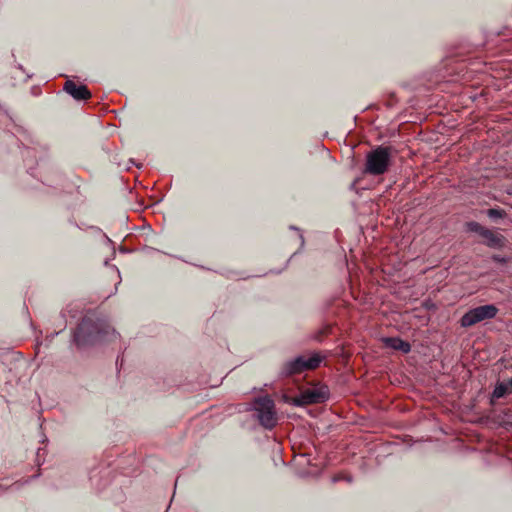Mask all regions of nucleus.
Segmentation results:
<instances>
[{"mask_svg":"<svg viewBox=\"0 0 512 512\" xmlns=\"http://www.w3.org/2000/svg\"><path fill=\"white\" fill-rule=\"evenodd\" d=\"M106 337H116L115 330L91 316H85L74 332V342L78 347L102 342Z\"/></svg>","mask_w":512,"mask_h":512,"instance_id":"nucleus-1","label":"nucleus"},{"mask_svg":"<svg viewBox=\"0 0 512 512\" xmlns=\"http://www.w3.org/2000/svg\"><path fill=\"white\" fill-rule=\"evenodd\" d=\"M391 147L378 146L366 155L364 173L379 176L387 172L391 163Z\"/></svg>","mask_w":512,"mask_h":512,"instance_id":"nucleus-2","label":"nucleus"},{"mask_svg":"<svg viewBox=\"0 0 512 512\" xmlns=\"http://www.w3.org/2000/svg\"><path fill=\"white\" fill-rule=\"evenodd\" d=\"M321 362L322 357L317 353L310 357L298 356L285 362L282 366L280 374L284 377L300 374L306 370H313L317 368Z\"/></svg>","mask_w":512,"mask_h":512,"instance_id":"nucleus-3","label":"nucleus"},{"mask_svg":"<svg viewBox=\"0 0 512 512\" xmlns=\"http://www.w3.org/2000/svg\"><path fill=\"white\" fill-rule=\"evenodd\" d=\"M254 410L260 424L266 429H272L277 423L274 401L270 397H259L254 402Z\"/></svg>","mask_w":512,"mask_h":512,"instance_id":"nucleus-4","label":"nucleus"},{"mask_svg":"<svg viewBox=\"0 0 512 512\" xmlns=\"http://www.w3.org/2000/svg\"><path fill=\"white\" fill-rule=\"evenodd\" d=\"M498 313V308L493 304L478 306L467 311L460 320L462 327H471L481 321L494 318Z\"/></svg>","mask_w":512,"mask_h":512,"instance_id":"nucleus-5","label":"nucleus"},{"mask_svg":"<svg viewBox=\"0 0 512 512\" xmlns=\"http://www.w3.org/2000/svg\"><path fill=\"white\" fill-rule=\"evenodd\" d=\"M467 226L470 231L476 232L482 236L489 247L495 248L502 245V237L483 227L481 224L477 222H469Z\"/></svg>","mask_w":512,"mask_h":512,"instance_id":"nucleus-6","label":"nucleus"},{"mask_svg":"<svg viewBox=\"0 0 512 512\" xmlns=\"http://www.w3.org/2000/svg\"><path fill=\"white\" fill-rule=\"evenodd\" d=\"M327 397V394L322 389L317 388H310L305 391H303L299 398L296 399V403L298 405H307V404H314V403H321L323 402Z\"/></svg>","mask_w":512,"mask_h":512,"instance_id":"nucleus-7","label":"nucleus"},{"mask_svg":"<svg viewBox=\"0 0 512 512\" xmlns=\"http://www.w3.org/2000/svg\"><path fill=\"white\" fill-rule=\"evenodd\" d=\"M64 91L71 95L75 100H87L91 97V92L85 85H77L72 80H67L63 87Z\"/></svg>","mask_w":512,"mask_h":512,"instance_id":"nucleus-8","label":"nucleus"},{"mask_svg":"<svg viewBox=\"0 0 512 512\" xmlns=\"http://www.w3.org/2000/svg\"><path fill=\"white\" fill-rule=\"evenodd\" d=\"M384 342L388 347L402 351L403 353H408L411 350V345L398 337L385 338Z\"/></svg>","mask_w":512,"mask_h":512,"instance_id":"nucleus-9","label":"nucleus"},{"mask_svg":"<svg viewBox=\"0 0 512 512\" xmlns=\"http://www.w3.org/2000/svg\"><path fill=\"white\" fill-rule=\"evenodd\" d=\"M508 389H509V384H506L504 382H499L496 384L494 390H493V393H492V397L493 398H502L506 395V393L508 392Z\"/></svg>","mask_w":512,"mask_h":512,"instance_id":"nucleus-10","label":"nucleus"},{"mask_svg":"<svg viewBox=\"0 0 512 512\" xmlns=\"http://www.w3.org/2000/svg\"><path fill=\"white\" fill-rule=\"evenodd\" d=\"M503 211L498 209H489L488 216L490 218H501L503 216Z\"/></svg>","mask_w":512,"mask_h":512,"instance_id":"nucleus-11","label":"nucleus"},{"mask_svg":"<svg viewBox=\"0 0 512 512\" xmlns=\"http://www.w3.org/2000/svg\"><path fill=\"white\" fill-rule=\"evenodd\" d=\"M494 259L498 262H504V258H501V257H494Z\"/></svg>","mask_w":512,"mask_h":512,"instance_id":"nucleus-12","label":"nucleus"},{"mask_svg":"<svg viewBox=\"0 0 512 512\" xmlns=\"http://www.w3.org/2000/svg\"><path fill=\"white\" fill-rule=\"evenodd\" d=\"M339 479H340V477H334V478H333V482H336V481H338Z\"/></svg>","mask_w":512,"mask_h":512,"instance_id":"nucleus-13","label":"nucleus"},{"mask_svg":"<svg viewBox=\"0 0 512 512\" xmlns=\"http://www.w3.org/2000/svg\"><path fill=\"white\" fill-rule=\"evenodd\" d=\"M300 239H301V244L303 245V243H304V239H303V236H302V235H300Z\"/></svg>","mask_w":512,"mask_h":512,"instance_id":"nucleus-14","label":"nucleus"},{"mask_svg":"<svg viewBox=\"0 0 512 512\" xmlns=\"http://www.w3.org/2000/svg\"><path fill=\"white\" fill-rule=\"evenodd\" d=\"M509 386L512 388V378L509 380Z\"/></svg>","mask_w":512,"mask_h":512,"instance_id":"nucleus-15","label":"nucleus"}]
</instances>
